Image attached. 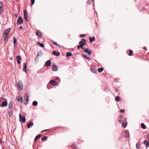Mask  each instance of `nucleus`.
<instances>
[{
	"instance_id": "57",
	"label": "nucleus",
	"mask_w": 149,
	"mask_h": 149,
	"mask_svg": "<svg viewBox=\"0 0 149 149\" xmlns=\"http://www.w3.org/2000/svg\"><path fill=\"white\" fill-rule=\"evenodd\" d=\"M84 37H85V35H84Z\"/></svg>"
},
{
	"instance_id": "19",
	"label": "nucleus",
	"mask_w": 149,
	"mask_h": 149,
	"mask_svg": "<svg viewBox=\"0 0 149 149\" xmlns=\"http://www.w3.org/2000/svg\"><path fill=\"white\" fill-rule=\"evenodd\" d=\"M36 32L37 36H39L40 37H41L42 36V35L41 33L38 31H36Z\"/></svg>"
},
{
	"instance_id": "21",
	"label": "nucleus",
	"mask_w": 149,
	"mask_h": 149,
	"mask_svg": "<svg viewBox=\"0 0 149 149\" xmlns=\"http://www.w3.org/2000/svg\"><path fill=\"white\" fill-rule=\"evenodd\" d=\"M7 105V103L6 101L3 102L2 104V106L3 107L6 106Z\"/></svg>"
},
{
	"instance_id": "44",
	"label": "nucleus",
	"mask_w": 149,
	"mask_h": 149,
	"mask_svg": "<svg viewBox=\"0 0 149 149\" xmlns=\"http://www.w3.org/2000/svg\"><path fill=\"white\" fill-rule=\"evenodd\" d=\"M38 53L39 55H41L42 54V52L40 51L38 52Z\"/></svg>"
},
{
	"instance_id": "5",
	"label": "nucleus",
	"mask_w": 149,
	"mask_h": 149,
	"mask_svg": "<svg viewBox=\"0 0 149 149\" xmlns=\"http://www.w3.org/2000/svg\"><path fill=\"white\" fill-rule=\"evenodd\" d=\"M79 44L80 45L77 47V49H79L81 47L82 49H83V45H84V39H82L80 41Z\"/></svg>"
},
{
	"instance_id": "51",
	"label": "nucleus",
	"mask_w": 149,
	"mask_h": 149,
	"mask_svg": "<svg viewBox=\"0 0 149 149\" xmlns=\"http://www.w3.org/2000/svg\"><path fill=\"white\" fill-rule=\"evenodd\" d=\"M40 56V55H39L38 53L36 56L38 57V56Z\"/></svg>"
},
{
	"instance_id": "55",
	"label": "nucleus",
	"mask_w": 149,
	"mask_h": 149,
	"mask_svg": "<svg viewBox=\"0 0 149 149\" xmlns=\"http://www.w3.org/2000/svg\"><path fill=\"white\" fill-rule=\"evenodd\" d=\"M116 91H118V90H117V89H116Z\"/></svg>"
},
{
	"instance_id": "43",
	"label": "nucleus",
	"mask_w": 149,
	"mask_h": 149,
	"mask_svg": "<svg viewBox=\"0 0 149 149\" xmlns=\"http://www.w3.org/2000/svg\"><path fill=\"white\" fill-rule=\"evenodd\" d=\"M35 61H36L37 62H38V57L36 56V57L35 58Z\"/></svg>"
},
{
	"instance_id": "56",
	"label": "nucleus",
	"mask_w": 149,
	"mask_h": 149,
	"mask_svg": "<svg viewBox=\"0 0 149 149\" xmlns=\"http://www.w3.org/2000/svg\"><path fill=\"white\" fill-rule=\"evenodd\" d=\"M82 56H83V57H84V55H82Z\"/></svg>"
},
{
	"instance_id": "27",
	"label": "nucleus",
	"mask_w": 149,
	"mask_h": 149,
	"mask_svg": "<svg viewBox=\"0 0 149 149\" xmlns=\"http://www.w3.org/2000/svg\"><path fill=\"white\" fill-rule=\"evenodd\" d=\"M72 53L70 52H68L66 53V56L69 57L71 56L72 55Z\"/></svg>"
},
{
	"instance_id": "28",
	"label": "nucleus",
	"mask_w": 149,
	"mask_h": 149,
	"mask_svg": "<svg viewBox=\"0 0 149 149\" xmlns=\"http://www.w3.org/2000/svg\"><path fill=\"white\" fill-rule=\"evenodd\" d=\"M41 137V135L40 134L38 135L37 136L35 139V141L37 140L38 139L40 138Z\"/></svg>"
},
{
	"instance_id": "14",
	"label": "nucleus",
	"mask_w": 149,
	"mask_h": 149,
	"mask_svg": "<svg viewBox=\"0 0 149 149\" xmlns=\"http://www.w3.org/2000/svg\"><path fill=\"white\" fill-rule=\"evenodd\" d=\"M13 44L14 45V47H16L17 46V45L16 44V41L15 39V37H13Z\"/></svg>"
},
{
	"instance_id": "45",
	"label": "nucleus",
	"mask_w": 149,
	"mask_h": 149,
	"mask_svg": "<svg viewBox=\"0 0 149 149\" xmlns=\"http://www.w3.org/2000/svg\"><path fill=\"white\" fill-rule=\"evenodd\" d=\"M80 37H84V34H82L80 35Z\"/></svg>"
},
{
	"instance_id": "2",
	"label": "nucleus",
	"mask_w": 149,
	"mask_h": 149,
	"mask_svg": "<svg viewBox=\"0 0 149 149\" xmlns=\"http://www.w3.org/2000/svg\"><path fill=\"white\" fill-rule=\"evenodd\" d=\"M18 88L20 90L22 91L23 89V84L21 80H19L17 84Z\"/></svg>"
},
{
	"instance_id": "20",
	"label": "nucleus",
	"mask_w": 149,
	"mask_h": 149,
	"mask_svg": "<svg viewBox=\"0 0 149 149\" xmlns=\"http://www.w3.org/2000/svg\"><path fill=\"white\" fill-rule=\"evenodd\" d=\"M89 39L91 43L93 41H94L95 40V38L94 37H93L92 38L90 37Z\"/></svg>"
},
{
	"instance_id": "7",
	"label": "nucleus",
	"mask_w": 149,
	"mask_h": 149,
	"mask_svg": "<svg viewBox=\"0 0 149 149\" xmlns=\"http://www.w3.org/2000/svg\"><path fill=\"white\" fill-rule=\"evenodd\" d=\"M91 70L94 73H95L97 72V69L95 66H92L91 68Z\"/></svg>"
},
{
	"instance_id": "47",
	"label": "nucleus",
	"mask_w": 149,
	"mask_h": 149,
	"mask_svg": "<svg viewBox=\"0 0 149 149\" xmlns=\"http://www.w3.org/2000/svg\"><path fill=\"white\" fill-rule=\"evenodd\" d=\"M19 28L20 29H23V27L21 26L19 27Z\"/></svg>"
},
{
	"instance_id": "25",
	"label": "nucleus",
	"mask_w": 149,
	"mask_h": 149,
	"mask_svg": "<svg viewBox=\"0 0 149 149\" xmlns=\"http://www.w3.org/2000/svg\"><path fill=\"white\" fill-rule=\"evenodd\" d=\"M37 43L40 45V46L42 47H44V45L43 44V43H40L39 42H37Z\"/></svg>"
},
{
	"instance_id": "59",
	"label": "nucleus",
	"mask_w": 149,
	"mask_h": 149,
	"mask_svg": "<svg viewBox=\"0 0 149 149\" xmlns=\"http://www.w3.org/2000/svg\"><path fill=\"white\" fill-rule=\"evenodd\" d=\"M93 1H94V0H93Z\"/></svg>"
},
{
	"instance_id": "36",
	"label": "nucleus",
	"mask_w": 149,
	"mask_h": 149,
	"mask_svg": "<svg viewBox=\"0 0 149 149\" xmlns=\"http://www.w3.org/2000/svg\"><path fill=\"white\" fill-rule=\"evenodd\" d=\"M129 55L130 56H131L132 55V54L133 53V52L132 50H129Z\"/></svg>"
},
{
	"instance_id": "8",
	"label": "nucleus",
	"mask_w": 149,
	"mask_h": 149,
	"mask_svg": "<svg viewBox=\"0 0 149 149\" xmlns=\"http://www.w3.org/2000/svg\"><path fill=\"white\" fill-rule=\"evenodd\" d=\"M24 17L26 21H28L27 17L28 15H27V11L26 10H25L24 12Z\"/></svg>"
},
{
	"instance_id": "35",
	"label": "nucleus",
	"mask_w": 149,
	"mask_h": 149,
	"mask_svg": "<svg viewBox=\"0 0 149 149\" xmlns=\"http://www.w3.org/2000/svg\"><path fill=\"white\" fill-rule=\"evenodd\" d=\"M115 100L117 102H119L120 101V98L118 96H117L115 98Z\"/></svg>"
},
{
	"instance_id": "52",
	"label": "nucleus",
	"mask_w": 149,
	"mask_h": 149,
	"mask_svg": "<svg viewBox=\"0 0 149 149\" xmlns=\"http://www.w3.org/2000/svg\"><path fill=\"white\" fill-rule=\"evenodd\" d=\"M47 130H43V131H41V132H45V131H47Z\"/></svg>"
},
{
	"instance_id": "12",
	"label": "nucleus",
	"mask_w": 149,
	"mask_h": 149,
	"mask_svg": "<svg viewBox=\"0 0 149 149\" xmlns=\"http://www.w3.org/2000/svg\"><path fill=\"white\" fill-rule=\"evenodd\" d=\"M50 84L53 86L56 85L57 84V83L53 80H51L50 81Z\"/></svg>"
},
{
	"instance_id": "24",
	"label": "nucleus",
	"mask_w": 149,
	"mask_h": 149,
	"mask_svg": "<svg viewBox=\"0 0 149 149\" xmlns=\"http://www.w3.org/2000/svg\"><path fill=\"white\" fill-rule=\"evenodd\" d=\"M143 143L146 145V146L147 147H148L149 146V143L146 140H145L143 142Z\"/></svg>"
},
{
	"instance_id": "4",
	"label": "nucleus",
	"mask_w": 149,
	"mask_h": 149,
	"mask_svg": "<svg viewBox=\"0 0 149 149\" xmlns=\"http://www.w3.org/2000/svg\"><path fill=\"white\" fill-rule=\"evenodd\" d=\"M23 22L22 18L20 16L18 17V19L17 20V24H20Z\"/></svg>"
},
{
	"instance_id": "22",
	"label": "nucleus",
	"mask_w": 149,
	"mask_h": 149,
	"mask_svg": "<svg viewBox=\"0 0 149 149\" xmlns=\"http://www.w3.org/2000/svg\"><path fill=\"white\" fill-rule=\"evenodd\" d=\"M33 124V123L32 122H30L27 125V127L29 128H30L31 127V126Z\"/></svg>"
},
{
	"instance_id": "49",
	"label": "nucleus",
	"mask_w": 149,
	"mask_h": 149,
	"mask_svg": "<svg viewBox=\"0 0 149 149\" xmlns=\"http://www.w3.org/2000/svg\"><path fill=\"white\" fill-rule=\"evenodd\" d=\"M17 62L18 64H19L20 63V62L19 61V60H17Z\"/></svg>"
},
{
	"instance_id": "41",
	"label": "nucleus",
	"mask_w": 149,
	"mask_h": 149,
	"mask_svg": "<svg viewBox=\"0 0 149 149\" xmlns=\"http://www.w3.org/2000/svg\"><path fill=\"white\" fill-rule=\"evenodd\" d=\"M18 101L20 100L21 102H23V100L22 99V97H20L19 99L18 100Z\"/></svg>"
},
{
	"instance_id": "11",
	"label": "nucleus",
	"mask_w": 149,
	"mask_h": 149,
	"mask_svg": "<svg viewBox=\"0 0 149 149\" xmlns=\"http://www.w3.org/2000/svg\"><path fill=\"white\" fill-rule=\"evenodd\" d=\"M3 3L2 2L0 1V13L1 14L3 12Z\"/></svg>"
},
{
	"instance_id": "32",
	"label": "nucleus",
	"mask_w": 149,
	"mask_h": 149,
	"mask_svg": "<svg viewBox=\"0 0 149 149\" xmlns=\"http://www.w3.org/2000/svg\"><path fill=\"white\" fill-rule=\"evenodd\" d=\"M141 127L143 129H145L146 128V127L145 124L143 123H142L141 124Z\"/></svg>"
},
{
	"instance_id": "1",
	"label": "nucleus",
	"mask_w": 149,
	"mask_h": 149,
	"mask_svg": "<svg viewBox=\"0 0 149 149\" xmlns=\"http://www.w3.org/2000/svg\"><path fill=\"white\" fill-rule=\"evenodd\" d=\"M10 30V28L7 29L4 32L3 34L4 41L7 40V38L8 37L9 33Z\"/></svg>"
},
{
	"instance_id": "30",
	"label": "nucleus",
	"mask_w": 149,
	"mask_h": 149,
	"mask_svg": "<svg viewBox=\"0 0 149 149\" xmlns=\"http://www.w3.org/2000/svg\"><path fill=\"white\" fill-rule=\"evenodd\" d=\"M33 104L34 106H36L38 104V102L37 101H35L33 102Z\"/></svg>"
},
{
	"instance_id": "29",
	"label": "nucleus",
	"mask_w": 149,
	"mask_h": 149,
	"mask_svg": "<svg viewBox=\"0 0 149 149\" xmlns=\"http://www.w3.org/2000/svg\"><path fill=\"white\" fill-rule=\"evenodd\" d=\"M12 104L11 102H9L8 104V107L9 109H11L12 108Z\"/></svg>"
},
{
	"instance_id": "37",
	"label": "nucleus",
	"mask_w": 149,
	"mask_h": 149,
	"mask_svg": "<svg viewBox=\"0 0 149 149\" xmlns=\"http://www.w3.org/2000/svg\"><path fill=\"white\" fill-rule=\"evenodd\" d=\"M71 147L74 149H76L77 148V146L75 144H73L71 146Z\"/></svg>"
},
{
	"instance_id": "3",
	"label": "nucleus",
	"mask_w": 149,
	"mask_h": 149,
	"mask_svg": "<svg viewBox=\"0 0 149 149\" xmlns=\"http://www.w3.org/2000/svg\"><path fill=\"white\" fill-rule=\"evenodd\" d=\"M19 117L20 122H22L24 123L26 122V118L24 116H22L21 114L20 113L19 115Z\"/></svg>"
},
{
	"instance_id": "39",
	"label": "nucleus",
	"mask_w": 149,
	"mask_h": 149,
	"mask_svg": "<svg viewBox=\"0 0 149 149\" xmlns=\"http://www.w3.org/2000/svg\"><path fill=\"white\" fill-rule=\"evenodd\" d=\"M47 137L46 136H44L42 139V140L44 141V140H46L47 139Z\"/></svg>"
},
{
	"instance_id": "26",
	"label": "nucleus",
	"mask_w": 149,
	"mask_h": 149,
	"mask_svg": "<svg viewBox=\"0 0 149 149\" xmlns=\"http://www.w3.org/2000/svg\"><path fill=\"white\" fill-rule=\"evenodd\" d=\"M122 123V125L123 127L124 128H125L127 127V122H125L124 123L123 122V123Z\"/></svg>"
},
{
	"instance_id": "31",
	"label": "nucleus",
	"mask_w": 149,
	"mask_h": 149,
	"mask_svg": "<svg viewBox=\"0 0 149 149\" xmlns=\"http://www.w3.org/2000/svg\"><path fill=\"white\" fill-rule=\"evenodd\" d=\"M104 70V68H99L98 69V71L99 72H102Z\"/></svg>"
},
{
	"instance_id": "48",
	"label": "nucleus",
	"mask_w": 149,
	"mask_h": 149,
	"mask_svg": "<svg viewBox=\"0 0 149 149\" xmlns=\"http://www.w3.org/2000/svg\"><path fill=\"white\" fill-rule=\"evenodd\" d=\"M147 138L148 139H149V134H148L147 135Z\"/></svg>"
},
{
	"instance_id": "16",
	"label": "nucleus",
	"mask_w": 149,
	"mask_h": 149,
	"mask_svg": "<svg viewBox=\"0 0 149 149\" xmlns=\"http://www.w3.org/2000/svg\"><path fill=\"white\" fill-rule=\"evenodd\" d=\"M125 136L126 138H129L130 137V134L129 132L127 131H126L125 132Z\"/></svg>"
},
{
	"instance_id": "38",
	"label": "nucleus",
	"mask_w": 149,
	"mask_h": 149,
	"mask_svg": "<svg viewBox=\"0 0 149 149\" xmlns=\"http://www.w3.org/2000/svg\"><path fill=\"white\" fill-rule=\"evenodd\" d=\"M136 148L137 149H139L140 148V145L139 143H138L136 145Z\"/></svg>"
},
{
	"instance_id": "15",
	"label": "nucleus",
	"mask_w": 149,
	"mask_h": 149,
	"mask_svg": "<svg viewBox=\"0 0 149 149\" xmlns=\"http://www.w3.org/2000/svg\"><path fill=\"white\" fill-rule=\"evenodd\" d=\"M123 116L122 115H120V123H122L123 122L124 120H123Z\"/></svg>"
},
{
	"instance_id": "42",
	"label": "nucleus",
	"mask_w": 149,
	"mask_h": 149,
	"mask_svg": "<svg viewBox=\"0 0 149 149\" xmlns=\"http://www.w3.org/2000/svg\"><path fill=\"white\" fill-rule=\"evenodd\" d=\"M31 5H33L35 3V0H31Z\"/></svg>"
},
{
	"instance_id": "33",
	"label": "nucleus",
	"mask_w": 149,
	"mask_h": 149,
	"mask_svg": "<svg viewBox=\"0 0 149 149\" xmlns=\"http://www.w3.org/2000/svg\"><path fill=\"white\" fill-rule=\"evenodd\" d=\"M84 58L87 59H90L89 56L87 54H84Z\"/></svg>"
},
{
	"instance_id": "17",
	"label": "nucleus",
	"mask_w": 149,
	"mask_h": 149,
	"mask_svg": "<svg viewBox=\"0 0 149 149\" xmlns=\"http://www.w3.org/2000/svg\"><path fill=\"white\" fill-rule=\"evenodd\" d=\"M60 54L59 52H57L56 51H54L53 52V54L54 56H58L60 55Z\"/></svg>"
},
{
	"instance_id": "40",
	"label": "nucleus",
	"mask_w": 149,
	"mask_h": 149,
	"mask_svg": "<svg viewBox=\"0 0 149 149\" xmlns=\"http://www.w3.org/2000/svg\"><path fill=\"white\" fill-rule=\"evenodd\" d=\"M52 43L54 45H56L57 46H59V45H58L57 43L56 42H54V41H53V42H52Z\"/></svg>"
},
{
	"instance_id": "50",
	"label": "nucleus",
	"mask_w": 149,
	"mask_h": 149,
	"mask_svg": "<svg viewBox=\"0 0 149 149\" xmlns=\"http://www.w3.org/2000/svg\"><path fill=\"white\" fill-rule=\"evenodd\" d=\"M87 3L89 4H90L91 3V2L90 1H88Z\"/></svg>"
},
{
	"instance_id": "18",
	"label": "nucleus",
	"mask_w": 149,
	"mask_h": 149,
	"mask_svg": "<svg viewBox=\"0 0 149 149\" xmlns=\"http://www.w3.org/2000/svg\"><path fill=\"white\" fill-rule=\"evenodd\" d=\"M8 115L10 117L12 116L13 115V111L11 109L8 111Z\"/></svg>"
},
{
	"instance_id": "6",
	"label": "nucleus",
	"mask_w": 149,
	"mask_h": 149,
	"mask_svg": "<svg viewBox=\"0 0 149 149\" xmlns=\"http://www.w3.org/2000/svg\"><path fill=\"white\" fill-rule=\"evenodd\" d=\"M84 52L88 54L89 55H91V50L88 48H84Z\"/></svg>"
},
{
	"instance_id": "54",
	"label": "nucleus",
	"mask_w": 149,
	"mask_h": 149,
	"mask_svg": "<svg viewBox=\"0 0 149 149\" xmlns=\"http://www.w3.org/2000/svg\"><path fill=\"white\" fill-rule=\"evenodd\" d=\"M86 41V40L84 39V43Z\"/></svg>"
},
{
	"instance_id": "58",
	"label": "nucleus",
	"mask_w": 149,
	"mask_h": 149,
	"mask_svg": "<svg viewBox=\"0 0 149 149\" xmlns=\"http://www.w3.org/2000/svg\"><path fill=\"white\" fill-rule=\"evenodd\" d=\"M143 49H145V48H143Z\"/></svg>"
},
{
	"instance_id": "10",
	"label": "nucleus",
	"mask_w": 149,
	"mask_h": 149,
	"mask_svg": "<svg viewBox=\"0 0 149 149\" xmlns=\"http://www.w3.org/2000/svg\"><path fill=\"white\" fill-rule=\"evenodd\" d=\"M26 66H27V63L26 62L24 63L23 64V70L26 73L27 72L26 71Z\"/></svg>"
},
{
	"instance_id": "34",
	"label": "nucleus",
	"mask_w": 149,
	"mask_h": 149,
	"mask_svg": "<svg viewBox=\"0 0 149 149\" xmlns=\"http://www.w3.org/2000/svg\"><path fill=\"white\" fill-rule=\"evenodd\" d=\"M17 60H20L21 59V57L19 56H17L16 57Z\"/></svg>"
},
{
	"instance_id": "53",
	"label": "nucleus",
	"mask_w": 149,
	"mask_h": 149,
	"mask_svg": "<svg viewBox=\"0 0 149 149\" xmlns=\"http://www.w3.org/2000/svg\"><path fill=\"white\" fill-rule=\"evenodd\" d=\"M15 17H17V14H15Z\"/></svg>"
},
{
	"instance_id": "46",
	"label": "nucleus",
	"mask_w": 149,
	"mask_h": 149,
	"mask_svg": "<svg viewBox=\"0 0 149 149\" xmlns=\"http://www.w3.org/2000/svg\"><path fill=\"white\" fill-rule=\"evenodd\" d=\"M120 111L121 113H123L124 112L125 110L124 109H122V110H120Z\"/></svg>"
},
{
	"instance_id": "9",
	"label": "nucleus",
	"mask_w": 149,
	"mask_h": 149,
	"mask_svg": "<svg viewBox=\"0 0 149 149\" xmlns=\"http://www.w3.org/2000/svg\"><path fill=\"white\" fill-rule=\"evenodd\" d=\"M52 64V62L51 61L49 60L47 61L45 63V65L46 66L49 67Z\"/></svg>"
},
{
	"instance_id": "13",
	"label": "nucleus",
	"mask_w": 149,
	"mask_h": 149,
	"mask_svg": "<svg viewBox=\"0 0 149 149\" xmlns=\"http://www.w3.org/2000/svg\"><path fill=\"white\" fill-rule=\"evenodd\" d=\"M52 70L54 71H56L58 70L57 67L55 64H53L52 65Z\"/></svg>"
},
{
	"instance_id": "23",
	"label": "nucleus",
	"mask_w": 149,
	"mask_h": 149,
	"mask_svg": "<svg viewBox=\"0 0 149 149\" xmlns=\"http://www.w3.org/2000/svg\"><path fill=\"white\" fill-rule=\"evenodd\" d=\"M25 97H26V101H27V102L26 104L28 103V102L29 101V96H28V94L26 93H25Z\"/></svg>"
}]
</instances>
